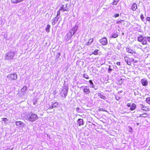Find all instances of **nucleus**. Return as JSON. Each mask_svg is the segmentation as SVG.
Listing matches in <instances>:
<instances>
[{"label":"nucleus","mask_w":150,"mask_h":150,"mask_svg":"<svg viewBox=\"0 0 150 150\" xmlns=\"http://www.w3.org/2000/svg\"><path fill=\"white\" fill-rule=\"evenodd\" d=\"M83 76L84 78L86 79H88L89 78L88 75L86 74H84L83 75Z\"/></svg>","instance_id":"nucleus-28"},{"label":"nucleus","mask_w":150,"mask_h":150,"mask_svg":"<svg viewBox=\"0 0 150 150\" xmlns=\"http://www.w3.org/2000/svg\"><path fill=\"white\" fill-rule=\"evenodd\" d=\"M93 41V40L92 39H90L89 41L86 43V45H88L91 44Z\"/></svg>","instance_id":"nucleus-24"},{"label":"nucleus","mask_w":150,"mask_h":150,"mask_svg":"<svg viewBox=\"0 0 150 150\" xmlns=\"http://www.w3.org/2000/svg\"><path fill=\"white\" fill-rule=\"evenodd\" d=\"M27 87L26 86H24L21 89V92H22L23 95H24V93L26 92Z\"/></svg>","instance_id":"nucleus-16"},{"label":"nucleus","mask_w":150,"mask_h":150,"mask_svg":"<svg viewBox=\"0 0 150 150\" xmlns=\"http://www.w3.org/2000/svg\"><path fill=\"white\" fill-rule=\"evenodd\" d=\"M127 105L130 107L129 109L131 110H133L136 108V106L135 104H127Z\"/></svg>","instance_id":"nucleus-9"},{"label":"nucleus","mask_w":150,"mask_h":150,"mask_svg":"<svg viewBox=\"0 0 150 150\" xmlns=\"http://www.w3.org/2000/svg\"><path fill=\"white\" fill-rule=\"evenodd\" d=\"M122 79H120V82L121 80L122 81Z\"/></svg>","instance_id":"nucleus-48"},{"label":"nucleus","mask_w":150,"mask_h":150,"mask_svg":"<svg viewBox=\"0 0 150 150\" xmlns=\"http://www.w3.org/2000/svg\"><path fill=\"white\" fill-rule=\"evenodd\" d=\"M118 36V35L115 33H112V35L110 37L111 38H115Z\"/></svg>","instance_id":"nucleus-23"},{"label":"nucleus","mask_w":150,"mask_h":150,"mask_svg":"<svg viewBox=\"0 0 150 150\" xmlns=\"http://www.w3.org/2000/svg\"><path fill=\"white\" fill-rule=\"evenodd\" d=\"M137 8V6L136 4L135 3H133L131 9L133 11H135Z\"/></svg>","instance_id":"nucleus-17"},{"label":"nucleus","mask_w":150,"mask_h":150,"mask_svg":"<svg viewBox=\"0 0 150 150\" xmlns=\"http://www.w3.org/2000/svg\"><path fill=\"white\" fill-rule=\"evenodd\" d=\"M81 88L83 89V92L86 94H88L90 92L89 87L88 86H82L81 87Z\"/></svg>","instance_id":"nucleus-5"},{"label":"nucleus","mask_w":150,"mask_h":150,"mask_svg":"<svg viewBox=\"0 0 150 150\" xmlns=\"http://www.w3.org/2000/svg\"><path fill=\"white\" fill-rule=\"evenodd\" d=\"M146 100L147 103H149V102H150V98H147L146 99Z\"/></svg>","instance_id":"nucleus-35"},{"label":"nucleus","mask_w":150,"mask_h":150,"mask_svg":"<svg viewBox=\"0 0 150 150\" xmlns=\"http://www.w3.org/2000/svg\"><path fill=\"white\" fill-rule=\"evenodd\" d=\"M119 1V0H113L112 4L113 5H116Z\"/></svg>","instance_id":"nucleus-27"},{"label":"nucleus","mask_w":150,"mask_h":150,"mask_svg":"<svg viewBox=\"0 0 150 150\" xmlns=\"http://www.w3.org/2000/svg\"><path fill=\"white\" fill-rule=\"evenodd\" d=\"M116 64L118 65H120V62H117Z\"/></svg>","instance_id":"nucleus-44"},{"label":"nucleus","mask_w":150,"mask_h":150,"mask_svg":"<svg viewBox=\"0 0 150 150\" xmlns=\"http://www.w3.org/2000/svg\"><path fill=\"white\" fill-rule=\"evenodd\" d=\"M38 117L37 114H28L27 115L26 117V120L30 122H34L38 120Z\"/></svg>","instance_id":"nucleus-3"},{"label":"nucleus","mask_w":150,"mask_h":150,"mask_svg":"<svg viewBox=\"0 0 150 150\" xmlns=\"http://www.w3.org/2000/svg\"><path fill=\"white\" fill-rule=\"evenodd\" d=\"M119 16V14L118 13H116L115 14L114 16V17L115 18H116L117 17H118Z\"/></svg>","instance_id":"nucleus-39"},{"label":"nucleus","mask_w":150,"mask_h":150,"mask_svg":"<svg viewBox=\"0 0 150 150\" xmlns=\"http://www.w3.org/2000/svg\"><path fill=\"white\" fill-rule=\"evenodd\" d=\"M145 38H146V37L144 38L141 35L138 37L137 40L139 42H142L144 39Z\"/></svg>","instance_id":"nucleus-18"},{"label":"nucleus","mask_w":150,"mask_h":150,"mask_svg":"<svg viewBox=\"0 0 150 150\" xmlns=\"http://www.w3.org/2000/svg\"><path fill=\"white\" fill-rule=\"evenodd\" d=\"M5 150H11V149H10L8 148V149H6Z\"/></svg>","instance_id":"nucleus-47"},{"label":"nucleus","mask_w":150,"mask_h":150,"mask_svg":"<svg viewBox=\"0 0 150 150\" xmlns=\"http://www.w3.org/2000/svg\"><path fill=\"white\" fill-rule=\"evenodd\" d=\"M142 84L144 86H146L148 85V82L145 79H143L141 80Z\"/></svg>","instance_id":"nucleus-12"},{"label":"nucleus","mask_w":150,"mask_h":150,"mask_svg":"<svg viewBox=\"0 0 150 150\" xmlns=\"http://www.w3.org/2000/svg\"><path fill=\"white\" fill-rule=\"evenodd\" d=\"M143 41V42L142 43L143 45L147 44V41L146 39H144Z\"/></svg>","instance_id":"nucleus-30"},{"label":"nucleus","mask_w":150,"mask_h":150,"mask_svg":"<svg viewBox=\"0 0 150 150\" xmlns=\"http://www.w3.org/2000/svg\"><path fill=\"white\" fill-rule=\"evenodd\" d=\"M56 103V102H55V103Z\"/></svg>","instance_id":"nucleus-49"},{"label":"nucleus","mask_w":150,"mask_h":150,"mask_svg":"<svg viewBox=\"0 0 150 150\" xmlns=\"http://www.w3.org/2000/svg\"><path fill=\"white\" fill-rule=\"evenodd\" d=\"M146 39H147L148 41H149V42H150V37H148L147 38H146Z\"/></svg>","instance_id":"nucleus-42"},{"label":"nucleus","mask_w":150,"mask_h":150,"mask_svg":"<svg viewBox=\"0 0 150 150\" xmlns=\"http://www.w3.org/2000/svg\"><path fill=\"white\" fill-rule=\"evenodd\" d=\"M2 119H3V121L6 123L8 121V119L6 118H3Z\"/></svg>","instance_id":"nucleus-36"},{"label":"nucleus","mask_w":150,"mask_h":150,"mask_svg":"<svg viewBox=\"0 0 150 150\" xmlns=\"http://www.w3.org/2000/svg\"><path fill=\"white\" fill-rule=\"evenodd\" d=\"M68 10L67 4H62L59 8V10L61 11H67Z\"/></svg>","instance_id":"nucleus-7"},{"label":"nucleus","mask_w":150,"mask_h":150,"mask_svg":"<svg viewBox=\"0 0 150 150\" xmlns=\"http://www.w3.org/2000/svg\"><path fill=\"white\" fill-rule=\"evenodd\" d=\"M50 25H47V27L45 28V30L47 32L49 33L50 31Z\"/></svg>","instance_id":"nucleus-22"},{"label":"nucleus","mask_w":150,"mask_h":150,"mask_svg":"<svg viewBox=\"0 0 150 150\" xmlns=\"http://www.w3.org/2000/svg\"><path fill=\"white\" fill-rule=\"evenodd\" d=\"M23 0H17V2H18H18H19L21 1H23Z\"/></svg>","instance_id":"nucleus-45"},{"label":"nucleus","mask_w":150,"mask_h":150,"mask_svg":"<svg viewBox=\"0 0 150 150\" xmlns=\"http://www.w3.org/2000/svg\"><path fill=\"white\" fill-rule=\"evenodd\" d=\"M110 66H109V67L108 69V72L109 73H110L112 71V69L110 68Z\"/></svg>","instance_id":"nucleus-37"},{"label":"nucleus","mask_w":150,"mask_h":150,"mask_svg":"<svg viewBox=\"0 0 150 150\" xmlns=\"http://www.w3.org/2000/svg\"><path fill=\"white\" fill-rule=\"evenodd\" d=\"M59 18L58 16H56L52 20V25H54L57 23Z\"/></svg>","instance_id":"nucleus-11"},{"label":"nucleus","mask_w":150,"mask_h":150,"mask_svg":"<svg viewBox=\"0 0 150 150\" xmlns=\"http://www.w3.org/2000/svg\"><path fill=\"white\" fill-rule=\"evenodd\" d=\"M47 110L52 109L54 107H56L55 106H53L52 104L51 105H50L49 104H48L46 105Z\"/></svg>","instance_id":"nucleus-20"},{"label":"nucleus","mask_w":150,"mask_h":150,"mask_svg":"<svg viewBox=\"0 0 150 150\" xmlns=\"http://www.w3.org/2000/svg\"><path fill=\"white\" fill-rule=\"evenodd\" d=\"M14 55V51H10L4 54V59L7 61L12 60L13 59Z\"/></svg>","instance_id":"nucleus-1"},{"label":"nucleus","mask_w":150,"mask_h":150,"mask_svg":"<svg viewBox=\"0 0 150 150\" xmlns=\"http://www.w3.org/2000/svg\"><path fill=\"white\" fill-rule=\"evenodd\" d=\"M98 50H96L93 52L92 53V54L94 55H97L98 54Z\"/></svg>","instance_id":"nucleus-29"},{"label":"nucleus","mask_w":150,"mask_h":150,"mask_svg":"<svg viewBox=\"0 0 150 150\" xmlns=\"http://www.w3.org/2000/svg\"><path fill=\"white\" fill-rule=\"evenodd\" d=\"M98 96L100 98L103 99L105 100L106 99L105 97V96H104L103 94H102L101 93H98Z\"/></svg>","instance_id":"nucleus-21"},{"label":"nucleus","mask_w":150,"mask_h":150,"mask_svg":"<svg viewBox=\"0 0 150 150\" xmlns=\"http://www.w3.org/2000/svg\"><path fill=\"white\" fill-rule=\"evenodd\" d=\"M124 22V20H122L120 21H116L117 24H119L120 23H122Z\"/></svg>","instance_id":"nucleus-31"},{"label":"nucleus","mask_w":150,"mask_h":150,"mask_svg":"<svg viewBox=\"0 0 150 150\" xmlns=\"http://www.w3.org/2000/svg\"><path fill=\"white\" fill-rule=\"evenodd\" d=\"M100 42L103 45H105L107 43V40L106 38H103L100 40Z\"/></svg>","instance_id":"nucleus-10"},{"label":"nucleus","mask_w":150,"mask_h":150,"mask_svg":"<svg viewBox=\"0 0 150 150\" xmlns=\"http://www.w3.org/2000/svg\"><path fill=\"white\" fill-rule=\"evenodd\" d=\"M16 126L19 127H24L25 126V124L21 121H18L16 122Z\"/></svg>","instance_id":"nucleus-8"},{"label":"nucleus","mask_w":150,"mask_h":150,"mask_svg":"<svg viewBox=\"0 0 150 150\" xmlns=\"http://www.w3.org/2000/svg\"><path fill=\"white\" fill-rule=\"evenodd\" d=\"M146 19L148 21H150V17H147Z\"/></svg>","instance_id":"nucleus-43"},{"label":"nucleus","mask_w":150,"mask_h":150,"mask_svg":"<svg viewBox=\"0 0 150 150\" xmlns=\"http://www.w3.org/2000/svg\"><path fill=\"white\" fill-rule=\"evenodd\" d=\"M140 18L143 21V19H144V17L143 14H142L140 16Z\"/></svg>","instance_id":"nucleus-38"},{"label":"nucleus","mask_w":150,"mask_h":150,"mask_svg":"<svg viewBox=\"0 0 150 150\" xmlns=\"http://www.w3.org/2000/svg\"><path fill=\"white\" fill-rule=\"evenodd\" d=\"M7 78L8 79V80L10 81L15 80L17 79V75L16 73L11 74H9L7 76Z\"/></svg>","instance_id":"nucleus-4"},{"label":"nucleus","mask_w":150,"mask_h":150,"mask_svg":"<svg viewBox=\"0 0 150 150\" xmlns=\"http://www.w3.org/2000/svg\"><path fill=\"white\" fill-rule=\"evenodd\" d=\"M78 28V26L77 25H75L74 27L70 30L69 32L67 35V39L70 40L71 39V37L76 32Z\"/></svg>","instance_id":"nucleus-2"},{"label":"nucleus","mask_w":150,"mask_h":150,"mask_svg":"<svg viewBox=\"0 0 150 150\" xmlns=\"http://www.w3.org/2000/svg\"><path fill=\"white\" fill-rule=\"evenodd\" d=\"M68 89V87H64L61 92V94L62 96H66L67 94V91Z\"/></svg>","instance_id":"nucleus-6"},{"label":"nucleus","mask_w":150,"mask_h":150,"mask_svg":"<svg viewBox=\"0 0 150 150\" xmlns=\"http://www.w3.org/2000/svg\"><path fill=\"white\" fill-rule=\"evenodd\" d=\"M99 111H104L107 112V111L105 109H103V108H100L98 110Z\"/></svg>","instance_id":"nucleus-33"},{"label":"nucleus","mask_w":150,"mask_h":150,"mask_svg":"<svg viewBox=\"0 0 150 150\" xmlns=\"http://www.w3.org/2000/svg\"><path fill=\"white\" fill-rule=\"evenodd\" d=\"M60 11L59 10V11H58L57 12V16H58V17H60V11Z\"/></svg>","instance_id":"nucleus-32"},{"label":"nucleus","mask_w":150,"mask_h":150,"mask_svg":"<svg viewBox=\"0 0 150 150\" xmlns=\"http://www.w3.org/2000/svg\"><path fill=\"white\" fill-rule=\"evenodd\" d=\"M89 82L90 84V87L92 88H94V84L91 80H90L89 81Z\"/></svg>","instance_id":"nucleus-25"},{"label":"nucleus","mask_w":150,"mask_h":150,"mask_svg":"<svg viewBox=\"0 0 150 150\" xmlns=\"http://www.w3.org/2000/svg\"><path fill=\"white\" fill-rule=\"evenodd\" d=\"M142 109L143 110L146 111L149 110V107L146 106L144 105H143V104H142Z\"/></svg>","instance_id":"nucleus-19"},{"label":"nucleus","mask_w":150,"mask_h":150,"mask_svg":"<svg viewBox=\"0 0 150 150\" xmlns=\"http://www.w3.org/2000/svg\"><path fill=\"white\" fill-rule=\"evenodd\" d=\"M134 46L136 47H137L138 48L140 49H141V48H140V47H142V46L140 45L139 44L135 45Z\"/></svg>","instance_id":"nucleus-34"},{"label":"nucleus","mask_w":150,"mask_h":150,"mask_svg":"<svg viewBox=\"0 0 150 150\" xmlns=\"http://www.w3.org/2000/svg\"><path fill=\"white\" fill-rule=\"evenodd\" d=\"M77 124L79 125V126H81V125H83V122L82 119H79L77 120Z\"/></svg>","instance_id":"nucleus-14"},{"label":"nucleus","mask_w":150,"mask_h":150,"mask_svg":"<svg viewBox=\"0 0 150 150\" xmlns=\"http://www.w3.org/2000/svg\"><path fill=\"white\" fill-rule=\"evenodd\" d=\"M116 99L117 100H118L119 99V97H116Z\"/></svg>","instance_id":"nucleus-46"},{"label":"nucleus","mask_w":150,"mask_h":150,"mask_svg":"<svg viewBox=\"0 0 150 150\" xmlns=\"http://www.w3.org/2000/svg\"><path fill=\"white\" fill-rule=\"evenodd\" d=\"M147 115H146L145 113H144L142 114H141L140 115L139 117H147Z\"/></svg>","instance_id":"nucleus-26"},{"label":"nucleus","mask_w":150,"mask_h":150,"mask_svg":"<svg viewBox=\"0 0 150 150\" xmlns=\"http://www.w3.org/2000/svg\"><path fill=\"white\" fill-rule=\"evenodd\" d=\"M124 59L127 64L129 65H131V63L129 62V60H130V58L126 56L124 57Z\"/></svg>","instance_id":"nucleus-13"},{"label":"nucleus","mask_w":150,"mask_h":150,"mask_svg":"<svg viewBox=\"0 0 150 150\" xmlns=\"http://www.w3.org/2000/svg\"><path fill=\"white\" fill-rule=\"evenodd\" d=\"M126 51L127 52L130 53L135 54L136 53L134 51H133L130 48L128 47L126 48Z\"/></svg>","instance_id":"nucleus-15"},{"label":"nucleus","mask_w":150,"mask_h":150,"mask_svg":"<svg viewBox=\"0 0 150 150\" xmlns=\"http://www.w3.org/2000/svg\"><path fill=\"white\" fill-rule=\"evenodd\" d=\"M134 61V59L132 58H130V60H129V62L131 63V62H132Z\"/></svg>","instance_id":"nucleus-41"},{"label":"nucleus","mask_w":150,"mask_h":150,"mask_svg":"<svg viewBox=\"0 0 150 150\" xmlns=\"http://www.w3.org/2000/svg\"><path fill=\"white\" fill-rule=\"evenodd\" d=\"M11 2L13 3H18L17 2V0H14V1H12Z\"/></svg>","instance_id":"nucleus-40"}]
</instances>
